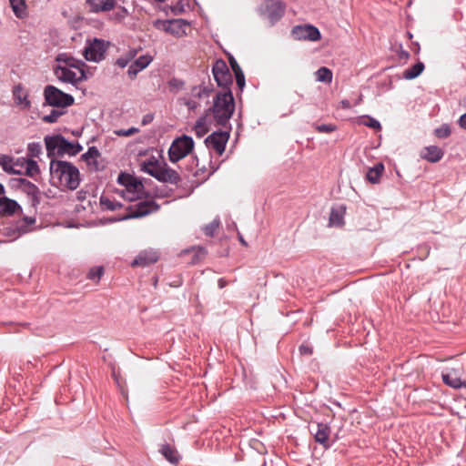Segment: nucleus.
I'll return each instance as SVG.
<instances>
[{
  "label": "nucleus",
  "mask_w": 466,
  "mask_h": 466,
  "mask_svg": "<svg viewBox=\"0 0 466 466\" xmlns=\"http://www.w3.org/2000/svg\"><path fill=\"white\" fill-rule=\"evenodd\" d=\"M226 285H227V281L225 279H218V287L220 289H223L224 287H226Z\"/></svg>",
  "instance_id": "nucleus-55"
},
{
  "label": "nucleus",
  "mask_w": 466,
  "mask_h": 466,
  "mask_svg": "<svg viewBox=\"0 0 466 466\" xmlns=\"http://www.w3.org/2000/svg\"><path fill=\"white\" fill-rule=\"evenodd\" d=\"M285 9L286 5L281 0H265L258 7V13L273 25L283 16Z\"/></svg>",
  "instance_id": "nucleus-7"
},
{
  "label": "nucleus",
  "mask_w": 466,
  "mask_h": 466,
  "mask_svg": "<svg viewBox=\"0 0 466 466\" xmlns=\"http://www.w3.org/2000/svg\"><path fill=\"white\" fill-rule=\"evenodd\" d=\"M299 350L300 352L301 355H311L313 350H312V348L309 347V345H304L302 344L299 348Z\"/></svg>",
  "instance_id": "nucleus-50"
},
{
  "label": "nucleus",
  "mask_w": 466,
  "mask_h": 466,
  "mask_svg": "<svg viewBox=\"0 0 466 466\" xmlns=\"http://www.w3.org/2000/svg\"><path fill=\"white\" fill-rule=\"evenodd\" d=\"M238 239L243 246H248V243L246 242V240L244 239L243 236L240 233H238Z\"/></svg>",
  "instance_id": "nucleus-56"
},
{
  "label": "nucleus",
  "mask_w": 466,
  "mask_h": 466,
  "mask_svg": "<svg viewBox=\"0 0 466 466\" xmlns=\"http://www.w3.org/2000/svg\"><path fill=\"white\" fill-rule=\"evenodd\" d=\"M219 226V220L218 219H214L212 222H210L208 225H207L205 228H204V232L207 236H214L216 230L218 229Z\"/></svg>",
  "instance_id": "nucleus-40"
},
{
  "label": "nucleus",
  "mask_w": 466,
  "mask_h": 466,
  "mask_svg": "<svg viewBox=\"0 0 466 466\" xmlns=\"http://www.w3.org/2000/svg\"><path fill=\"white\" fill-rule=\"evenodd\" d=\"M100 203L106 209L111 211L116 210L122 207L121 203L115 200H111L106 197H101Z\"/></svg>",
  "instance_id": "nucleus-36"
},
{
  "label": "nucleus",
  "mask_w": 466,
  "mask_h": 466,
  "mask_svg": "<svg viewBox=\"0 0 466 466\" xmlns=\"http://www.w3.org/2000/svg\"><path fill=\"white\" fill-rule=\"evenodd\" d=\"M107 48L108 42L103 39L94 38L93 40L87 41L83 55L87 61L98 63L105 58Z\"/></svg>",
  "instance_id": "nucleus-10"
},
{
  "label": "nucleus",
  "mask_w": 466,
  "mask_h": 466,
  "mask_svg": "<svg viewBox=\"0 0 466 466\" xmlns=\"http://www.w3.org/2000/svg\"><path fill=\"white\" fill-rule=\"evenodd\" d=\"M18 209H20V206L15 200L10 199L6 197L0 198V216L13 215Z\"/></svg>",
  "instance_id": "nucleus-24"
},
{
  "label": "nucleus",
  "mask_w": 466,
  "mask_h": 466,
  "mask_svg": "<svg viewBox=\"0 0 466 466\" xmlns=\"http://www.w3.org/2000/svg\"><path fill=\"white\" fill-rule=\"evenodd\" d=\"M172 11L174 13H177V11H181V8L174 7V8H172Z\"/></svg>",
  "instance_id": "nucleus-59"
},
{
  "label": "nucleus",
  "mask_w": 466,
  "mask_h": 466,
  "mask_svg": "<svg viewBox=\"0 0 466 466\" xmlns=\"http://www.w3.org/2000/svg\"><path fill=\"white\" fill-rule=\"evenodd\" d=\"M142 169L161 182L177 184L180 180L178 173L168 167L167 164L162 166L157 161H148L143 164Z\"/></svg>",
  "instance_id": "nucleus-4"
},
{
  "label": "nucleus",
  "mask_w": 466,
  "mask_h": 466,
  "mask_svg": "<svg viewBox=\"0 0 466 466\" xmlns=\"http://www.w3.org/2000/svg\"><path fill=\"white\" fill-rule=\"evenodd\" d=\"M14 158L8 155H2L1 167L7 174H20L19 170L15 169Z\"/></svg>",
  "instance_id": "nucleus-29"
},
{
  "label": "nucleus",
  "mask_w": 466,
  "mask_h": 466,
  "mask_svg": "<svg viewBox=\"0 0 466 466\" xmlns=\"http://www.w3.org/2000/svg\"><path fill=\"white\" fill-rule=\"evenodd\" d=\"M211 89L208 86L199 85L191 87L190 92L178 99L179 104L187 107L190 111H195L200 106V101L208 98Z\"/></svg>",
  "instance_id": "nucleus-5"
},
{
  "label": "nucleus",
  "mask_w": 466,
  "mask_h": 466,
  "mask_svg": "<svg viewBox=\"0 0 466 466\" xmlns=\"http://www.w3.org/2000/svg\"><path fill=\"white\" fill-rule=\"evenodd\" d=\"M35 223V218L34 217H24L23 219L18 223L16 227L17 235L15 237H18L22 234H25L29 231L28 226L34 225Z\"/></svg>",
  "instance_id": "nucleus-32"
},
{
  "label": "nucleus",
  "mask_w": 466,
  "mask_h": 466,
  "mask_svg": "<svg viewBox=\"0 0 466 466\" xmlns=\"http://www.w3.org/2000/svg\"><path fill=\"white\" fill-rule=\"evenodd\" d=\"M216 123L225 127L231 118L235 110V100L230 89H224L216 95L213 106L209 108Z\"/></svg>",
  "instance_id": "nucleus-2"
},
{
  "label": "nucleus",
  "mask_w": 466,
  "mask_h": 466,
  "mask_svg": "<svg viewBox=\"0 0 466 466\" xmlns=\"http://www.w3.org/2000/svg\"><path fill=\"white\" fill-rule=\"evenodd\" d=\"M424 70V64L422 62L416 63L413 66L410 68H408L404 71L403 76L406 79H414L417 76H419L422 71Z\"/></svg>",
  "instance_id": "nucleus-30"
},
{
  "label": "nucleus",
  "mask_w": 466,
  "mask_h": 466,
  "mask_svg": "<svg viewBox=\"0 0 466 466\" xmlns=\"http://www.w3.org/2000/svg\"><path fill=\"white\" fill-rule=\"evenodd\" d=\"M125 183H121L122 185L126 186L127 183H128V179H124Z\"/></svg>",
  "instance_id": "nucleus-60"
},
{
  "label": "nucleus",
  "mask_w": 466,
  "mask_h": 466,
  "mask_svg": "<svg viewBox=\"0 0 466 466\" xmlns=\"http://www.w3.org/2000/svg\"><path fill=\"white\" fill-rule=\"evenodd\" d=\"M205 255H206V250H205V248H198L197 256H198V257H201V258H203Z\"/></svg>",
  "instance_id": "nucleus-54"
},
{
  "label": "nucleus",
  "mask_w": 466,
  "mask_h": 466,
  "mask_svg": "<svg viewBox=\"0 0 466 466\" xmlns=\"http://www.w3.org/2000/svg\"><path fill=\"white\" fill-rule=\"evenodd\" d=\"M42 147L38 143H30L28 145V155L31 157H37L41 153Z\"/></svg>",
  "instance_id": "nucleus-43"
},
{
  "label": "nucleus",
  "mask_w": 466,
  "mask_h": 466,
  "mask_svg": "<svg viewBox=\"0 0 466 466\" xmlns=\"http://www.w3.org/2000/svg\"><path fill=\"white\" fill-rule=\"evenodd\" d=\"M341 104H342V106H343V107H349V106H350V102H349V101H347V100H343V101L341 102Z\"/></svg>",
  "instance_id": "nucleus-57"
},
{
  "label": "nucleus",
  "mask_w": 466,
  "mask_h": 466,
  "mask_svg": "<svg viewBox=\"0 0 466 466\" xmlns=\"http://www.w3.org/2000/svg\"><path fill=\"white\" fill-rule=\"evenodd\" d=\"M154 26L157 30L164 31L177 38L183 37L187 35V28L188 24L183 19H172V20H160L157 19L154 22Z\"/></svg>",
  "instance_id": "nucleus-9"
},
{
  "label": "nucleus",
  "mask_w": 466,
  "mask_h": 466,
  "mask_svg": "<svg viewBox=\"0 0 466 466\" xmlns=\"http://www.w3.org/2000/svg\"><path fill=\"white\" fill-rule=\"evenodd\" d=\"M45 144L49 157H61L65 154L76 156L82 150V147L78 143L69 142L60 135L46 137Z\"/></svg>",
  "instance_id": "nucleus-3"
},
{
  "label": "nucleus",
  "mask_w": 466,
  "mask_h": 466,
  "mask_svg": "<svg viewBox=\"0 0 466 466\" xmlns=\"http://www.w3.org/2000/svg\"><path fill=\"white\" fill-rule=\"evenodd\" d=\"M229 64L235 75L243 73L238 62L234 58L229 59Z\"/></svg>",
  "instance_id": "nucleus-49"
},
{
  "label": "nucleus",
  "mask_w": 466,
  "mask_h": 466,
  "mask_svg": "<svg viewBox=\"0 0 466 466\" xmlns=\"http://www.w3.org/2000/svg\"><path fill=\"white\" fill-rule=\"evenodd\" d=\"M459 125L461 128L466 129V113L461 116L459 119Z\"/></svg>",
  "instance_id": "nucleus-52"
},
{
  "label": "nucleus",
  "mask_w": 466,
  "mask_h": 466,
  "mask_svg": "<svg viewBox=\"0 0 466 466\" xmlns=\"http://www.w3.org/2000/svg\"><path fill=\"white\" fill-rule=\"evenodd\" d=\"M444 155V152L437 146H430L424 148L421 153V157L429 162L436 163L440 161Z\"/></svg>",
  "instance_id": "nucleus-23"
},
{
  "label": "nucleus",
  "mask_w": 466,
  "mask_h": 466,
  "mask_svg": "<svg viewBox=\"0 0 466 466\" xmlns=\"http://www.w3.org/2000/svg\"><path fill=\"white\" fill-rule=\"evenodd\" d=\"M57 65L56 66L62 67H74L75 69L84 68L85 63L81 60H76L71 56L66 54H59L56 56Z\"/></svg>",
  "instance_id": "nucleus-21"
},
{
  "label": "nucleus",
  "mask_w": 466,
  "mask_h": 466,
  "mask_svg": "<svg viewBox=\"0 0 466 466\" xmlns=\"http://www.w3.org/2000/svg\"><path fill=\"white\" fill-rule=\"evenodd\" d=\"M138 128L130 127L128 129H116L114 130V134L118 137H131L138 132Z\"/></svg>",
  "instance_id": "nucleus-42"
},
{
  "label": "nucleus",
  "mask_w": 466,
  "mask_h": 466,
  "mask_svg": "<svg viewBox=\"0 0 466 466\" xmlns=\"http://www.w3.org/2000/svg\"><path fill=\"white\" fill-rule=\"evenodd\" d=\"M292 37L296 40L318 41L320 39L319 30L311 25H296L291 31Z\"/></svg>",
  "instance_id": "nucleus-12"
},
{
  "label": "nucleus",
  "mask_w": 466,
  "mask_h": 466,
  "mask_svg": "<svg viewBox=\"0 0 466 466\" xmlns=\"http://www.w3.org/2000/svg\"><path fill=\"white\" fill-rule=\"evenodd\" d=\"M158 259V253L157 251L154 249H147L141 251L137 257L132 261L131 265L133 267L139 266V267H147L149 266L155 262H157Z\"/></svg>",
  "instance_id": "nucleus-18"
},
{
  "label": "nucleus",
  "mask_w": 466,
  "mask_h": 466,
  "mask_svg": "<svg viewBox=\"0 0 466 466\" xmlns=\"http://www.w3.org/2000/svg\"><path fill=\"white\" fill-rule=\"evenodd\" d=\"M123 12L125 13V15H127V9L124 8Z\"/></svg>",
  "instance_id": "nucleus-62"
},
{
  "label": "nucleus",
  "mask_w": 466,
  "mask_h": 466,
  "mask_svg": "<svg viewBox=\"0 0 466 466\" xmlns=\"http://www.w3.org/2000/svg\"><path fill=\"white\" fill-rule=\"evenodd\" d=\"M125 183H121L122 185L126 186L127 183H128V179H124Z\"/></svg>",
  "instance_id": "nucleus-61"
},
{
  "label": "nucleus",
  "mask_w": 466,
  "mask_h": 466,
  "mask_svg": "<svg viewBox=\"0 0 466 466\" xmlns=\"http://www.w3.org/2000/svg\"><path fill=\"white\" fill-rule=\"evenodd\" d=\"M153 57L150 55H143L140 56L137 59L134 61L136 66L139 67L140 69L144 70L146 67L149 66V64L152 62Z\"/></svg>",
  "instance_id": "nucleus-38"
},
{
  "label": "nucleus",
  "mask_w": 466,
  "mask_h": 466,
  "mask_svg": "<svg viewBox=\"0 0 466 466\" xmlns=\"http://www.w3.org/2000/svg\"><path fill=\"white\" fill-rule=\"evenodd\" d=\"M54 74L59 81L74 86L87 79L84 68L54 66Z\"/></svg>",
  "instance_id": "nucleus-11"
},
{
  "label": "nucleus",
  "mask_w": 466,
  "mask_h": 466,
  "mask_svg": "<svg viewBox=\"0 0 466 466\" xmlns=\"http://www.w3.org/2000/svg\"><path fill=\"white\" fill-rule=\"evenodd\" d=\"M5 192L4 186L0 183V194H3Z\"/></svg>",
  "instance_id": "nucleus-58"
},
{
  "label": "nucleus",
  "mask_w": 466,
  "mask_h": 466,
  "mask_svg": "<svg viewBox=\"0 0 466 466\" xmlns=\"http://www.w3.org/2000/svg\"><path fill=\"white\" fill-rule=\"evenodd\" d=\"M315 129L319 133H331L337 129V127L332 124L316 125Z\"/></svg>",
  "instance_id": "nucleus-44"
},
{
  "label": "nucleus",
  "mask_w": 466,
  "mask_h": 466,
  "mask_svg": "<svg viewBox=\"0 0 466 466\" xmlns=\"http://www.w3.org/2000/svg\"><path fill=\"white\" fill-rule=\"evenodd\" d=\"M435 135L439 138H445L451 135V128L448 125H442L435 129Z\"/></svg>",
  "instance_id": "nucleus-41"
},
{
  "label": "nucleus",
  "mask_w": 466,
  "mask_h": 466,
  "mask_svg": "<svg viewBox=\"0 0 466 466\" xmlns=\"http://www.w3.org/2000/svg\"><path fill=\"white\" fill-rule=\"evenodd\" d=\"M141 71H142V69H140L139 67H137V66H136V64L133 62V63L129 66V67H128V69H127V75H128V76H129L131 79H134V78H136L137 75L139 72H141Z\"/></svg>",
  "instance_id": "nucleus-48"
},
{
  "label": "nucleus",
  "mask_w": 466,
  "mask_h": 466,
  "mask_svg": "<svg viewBox=\"0 0 466 466\" xmlns=\"http://www.w3.org/2000/svg\"><path fill=\"white\" fill-rule=\"evenodd\" d=\"M103 274V267H95L89 270L87 278L91 280L98 281Z\"/></svg>",
  "instance_id": "nucleus-39"
},
{
  "label": "nucleus",
  "mask_w": 466,
  "mask_h": 466,
  "mask_svg": "<svg viewBox=\"0 0 466 466\" xmlns=\"http://www.w3.org/2000/svg\"><path fill=\"white\" fill-rule=\"evenodd\" d=\"M117 0H86V5L91 13H106L113 10Z\"/></svg>",
  "instance_id": "nucleus-17"
},
{
  "label": "nucleus",
  "mask_w": 466,
  "mask_h": 466,
  "mask_svg": "<svg viewBox=\"0 0 466 466\" xmlns=\"http://www.w3.org/2000/svg\"><path fill=\"white\" fill-rule=\"evenodd\" d=\"M462 370L461 368L451 369L441 373L443 382L453 389L466 388V379L461 378Z\"/></svg>",
  "instance_id": "nucleus-15"
},
{
  "label": "nucleus",
  "mask_w": 466,
  "mask_h": 466,
  "mask_svg": "<svg viewBox=\"0 0 466 466\" xmlns=\"http://www.w3.org/2000/svg\"><path fill=\"white\" fill-rule=\"evenodd\" d=\"M161 454L165 457L167 461L173 464H177L180 460V456L176 450L175 447L170 446L169 444H163L159 450Z\"/></svg>",
  "instance_id": "nucleus-26"
},
{
  "label": "nucleus",
  "mask_w": 466,
  "mask_h": 466,
  "mask_svg": "<svg viewBox=\"0 0 466 466\" xmlns=\"http://www.w3.org/2000/svg\"><path fill=\"white\" fill-rule=\"evenodd\" d=\"M13 96L15 103L23 108H29L31 106L30 101L27 99V93L25 92L21 85L14 87Z\"/></svg>",
  "instance_id": "nucleus-25"
},
{
  "label": "nucleus",
  "mask_w": 466,
  "mask_h": 466,
  "mask_svg": "<svg viewBox=\"0 0 466 466\" xmlns=\"http://www.w3.org/2000/svg\"><path fill=\"white\" fill-rule=\"evenodd\" d=\"M158 209V205L153 200L141 201L129 208V214L125 218H141Z\"/></svg>",
  "instance_id": "nucleus-16"
},
{
  "label": "nucleus",
  "mask_w": 466,
  "mask_h": 466,
  "mask_svg": "<svg viewBox=\"0 0 466 466\" xmlns=\"http://www.w3.org/2000/svg\"><path fill=\"white\" fill-rule=\"evenodd\" d=\"M124 179H128V183L126 184V194L130 196H128L127 198L133 200L135 198V194L142 188V184L134 179L132 177L122 173L119 175L117 180L119 183H125Z\"/></svg>",
  "instance_id": "nucleus-19"
},
{
  "label": "nucleus",
  "mask_w": 466,
  "mask_h": 466,
  "mask_svg": "<svg viewBox=\"0 0 466 466\" xmlns=\"http://www.w3.org/2000/svg\"><path fill=\"white\" fill-rule=\"evenodd\" d=\"M51 182L61 188L75 190L80 183L78 168L70 162L51 159Z\"/></svg>",
  "instance_id": "nucleus-1"
},
{
  "label": "nucleus",
  "mask_w": 466,
  "mask_h": 466,
  "mask_svg": "<svg viewBox=\"0 0 466 466\" xmlns=\"http://www.w3.org/2000/svg\"><path fill=\"white\" fill-rule=\"evenodd\" d=\"M228 137L229 133L228 131L213 132L205 139V143L208 148L215 150L218 155H222Z\"/></svg>",
  "instance_id": "nucleus-14"
},
{
  "label": "nucleus",
  "mask_w": 466,
  "mask_h": 466,
  "mask_svg": "<svg viewBox=\"0 0 466 466\" xmlns=\"http://www.w3.org/2000/svg\"><path fill=\"white\" fill-rule=\"evenodd\" d=\"M17 182H18L19 186H20L22 188H24V187H25V186H26V183H29L30 181H28V180H27V179H25V178H19V179H17Z\"/></svg>",
  "instance_id": "nucleus-53"
},
{
  "label": "nucleus",
  "mask_w": 466,
  "mask_h": 466,
  "mask_svg": "<svg viewBox=\"0 0 466 466\" xmlns=\"http://www.w3.org/2000/svg\"><path fill=\"white\" fill-rule=\"evenodd\" d=\"M9 2L14 14L18 18H23L26 15L25 0H9Z\"/></svg>",
  "instance_id": "nucleus-28"
},
{
  "label": "nucleus",
  "mask_w": 466,
  "mask_h": 466,
  "mask_svg": "<svg viewBox=\"0 0 466 466\" xmlns=\"http://www.w3.org/2000/svg\"><path fill=\"white\" fill-rule=\"evenodd\" d=\"M137 56V50H129L126 55L120 56L116 59V65L120 68H125L131 60H133Z\"/></svg>",
  "instance_id": "nucleus-33"
},
{
  "label": "nucleus",
  "mask_w": 466,
  "mask_h": 466,
  "mask_svg": "<svg viewBox=\"0 0 466 466\" xmlns=\"http://www.w3.org/2000/svg\"><path fill=\"white\" fill-rule=\"evenodd\" d=\"M62 115L61 112L57 110H52L49 115H46L43 117V120L46 123H55L57 121L58 117Z\"/></svg>",
  "instance_id": "nucleus-45"
},
{
  "label": "nucleus",
  "mask_w": 466,
  "mask_h": 466,
  "mask_svg": "<svg viewBox=\"0 0 466 466\" xmlns=\"http://www.w3.org/2000/svg\"><path fill=\"white\" fill-rule=\"evenodd\" d=\"M100 157V152L96 147H91L88 148L87 152L82 155V159L86 162L90 170L97 171L100 167L98 164V157Z\"/></svg>",
  "instance_id": "nucleus-20"
},
{
  "label": "nucleus",
  "mask_w": 466,
  "mask_h": 466,
  "mask_svg": "<svg viewBox=\"0 0 466 466\" xmlns=\"http://www.w3.org/2000/svg\"><path fill=\"white\" fill-rule=\"evenodd\" d=\"M194 130L196 135L198 137H202L204 135H206L208 131V127L207 125V118L206 116H202L196 122V125L194 127Z\"/></svg>",
  "instance_id": "nucleus-34"
},
{
  "label": "nucleus",
  "mask_w": 466,
  "mask_h": 466,
  "mask_svg": "<svg viewBox=\"0 0 466 466\" xmlns=\"http://www.w3.org/2000/svg\"><path fill=\"white\" fill-rule=\"evenodd\" d=\"M236 76V81H237V85L238 86L242 89L245 86V76H244V74L241 73V74H236L235 75Z\"/></svg>",
  "instance_id": "nucleus-51"
},
{
  "label": "nucleus",
  "mask_w": 466,
  "mask_h": 466,
  "mask_svg": "<svg viewBox=\"0 0 466 466\" xmlns=\"http://www.w3.org/2000/svg\"><path fill=\"white\" fill-rule=\"evenodd\" d=\"M383 171V164L379 163L369 169V171L367 172V179L373 184L379 183L380 177H381Z\"/></svg>",
  "instance_id": "nucleus-27"
},
{
  "label": "nucleus",
  "mask_w": 466,
  "mask_h": 466,
  "mask_svg": "<svg viewBox=\"0 0 466 466\" xmlns=\"http://www.w3.org/2000/svg\"><path fill=\"white\" fill-rule=\"evenodd\" d=\"M330 434L329 427L324 423H318L317 430L314 432V438L317 442L323 445L325 448H329L328 442Z\"/></svg>",
  "instance_id": "nucleus-22"
},
{
  "label": "nucleus",
  "mask_w": 466,
  "mask_h": 466,
  "mask_svg": "<svg viewBox=\"0 0 466 466\" xmlns=\"http://www.w3.org/2000/svg\"><path fill=\"white\" fill-rule=\"evenodd\" d=\"M212 71L218 85L224 87V89H229L228 85L232 83V76L226 63L222 60H218L213 66Z\"/></svg>",
  "instance_id": "nucleus-13"
},
{
  "label": "nucleus",
  "mask_w": 466,
  "mask_h": 466,
  "mask_svg": "<svg viewBox=\"0 0 466 466\" xmlns=\"http://www.w3.org/2000/svg\"><path fill=\"white\" fill-rule=\"evenodd\" d=\"M329 224L332 226H341L343 224V217L341 211L332 209L329 216Z\"/></svg>",
  "instance_id": "nucleus-37"
},
{
  "label": "nucleus",
  "mask_w": 466,
  "mask_h": 466,
  "mask_svg": "<svg viewBox=\"0 0 466 466\" xmlns=\"http://www.w3.org/2000/svg\"><path fill=\"white\" fill-rule=\"evenodd\" d=\"M316 78L319 82L329 84L332 81V71L326 66L319 68L316 73Z\"/></svg>",
  "instance_id": "nucleus-31"
},
{
  "label": "nucleus",
  "mask_w": 466,
  "mask_h": 466,
  "mask_svg": "<svg viewBox=\"0 0 466 466\" xmlns=\"http://www.w3.org/2000/svg\"><path fill=\"white\" fill-rule=\"evenodd\" d=\"M25 175L34 177L39 173V167L36 161L33 159L25 160Z\"/></svg>",
  "instance_id": "nucleus-35"
},
{
  "label": "nucleus",
  "mask_w": 466,
  "mask_h": 466,
  "mask_svg": "<svg viewBox=\"0 0 466 466\" xmlns=\"http://www.w3.org/2000/svg\"><path fill=\"white\" fill-rule=\"evenodd\" d=\"M23 190L26 192L28 195L34 197L36 196L39 192L38 187L32 182L26 183V186L24 187Z\"/></svg>",
  "instance_id": "nucleus-47"
},
{
  "label": "nucleus",
  "mask_w": 466,
  "mask_h": 466,
  "mask_svg": "<svg viewBox=\"0 0 466 466\" xmlns=\"http://www.w3.org/2000/svg\"><path fill=\"white\" fill-rule=\"evenodd\" d=\"M194 147V141L188 136H182L173 141L168 150L169 160L173 163L187 156Z\"/></svg>",
  "instance_id": "nucleus-8"
},
{
  "label": "nucleus",
  "mask_w": 466,
  "mask_h": 466,
  "mask_svg": "<svg viewBox=\"0 0 466 466\" xmlns=\"http://www.w3.org/2000/svg\"><path fill=\"white\" fill-rule=\"evenodd\" d=\"M44 96L46 103L51 106L66 107L74 104V97L64 93L59 88L48 85L44 89Z\"/></svg>",
  "instance_id": "nucleus-6"
},
{
  "label": "nucleus",
  "mask_w": 466,
  "mask_h": 466,
  "mask_svg": "<svg viewBox=\"0 0 466 466\" xmlns=\"http://www.w3.org/2000/svg\"><path fill=\"white\" fill-rule=\"evenodd\" d=\"M363 125L366 127H371L373 129L380 130L381 128V126L378 120L372 117H367L366 120L362 121Z\"/></svg>",
  "instance_id": "nucleus-46"
}]
</instances>
